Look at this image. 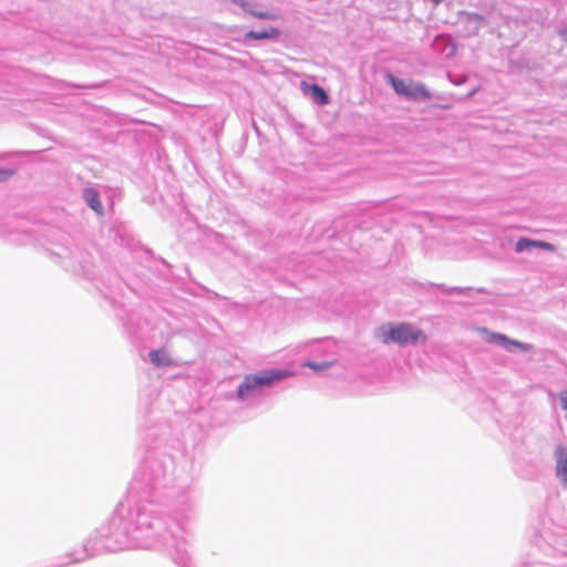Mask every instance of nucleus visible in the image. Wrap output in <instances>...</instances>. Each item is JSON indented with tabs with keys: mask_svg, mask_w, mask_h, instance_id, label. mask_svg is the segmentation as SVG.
I'll return each mask as SVG.
<instances>
[{
	"mask_svg": "<svg viewBox=\"0 0 567 567\" xmlns=\"http://www.w3.org/2000/svg\"><path fill=\"white\" fill-rule=\"evenodd\" d=\"M375 336L384 344L398 343L405 346L425 340L423 331L410 323L383 324L378 329Z\"/></svg>",
	"mask_w": 567,
	"mask_h": 567,
	"instance_id": "obj_1",
	"label": "nucleus"
},
{
	"mask_svg": "<svg viewBox=\"0 0 567 567\" xmlns=\"http://www.w3.org/2000/svg\"><path fill=\"white\" fill-rule=\"evenodd\" d=\"M292 375L288 370H266L256 374H248L245 377L241 384L237 389V396L245 399L252 392L264 386H269L276 381L284 380Z\"/></svg>",
	"mask_w": 567,
	"mask_h": 567,
	"instance_id": "obj_2",
	"label": "nucleus"
},
{
	"mask_svg": "<svg viewBox=\"0 0 567 567\" xmlns=\"http://www.w3.org/2000/svg\"><path fill=\"white\" fill-rule=\"evenodd\" d=\"M389 81L392 84L394 91L405 96L409 100H429L430 99V92L425 89L424 85L420 83H415L412 81H404L402 79H399L392 74L389 76Z\"/></svg>",
	"mask_w": 567,
	"mask_h": 567,
	"instance_id": "obj_3",
	"label": "nucleus"
},
{
	"mask_svg": "<svg viewBox=\"0 0 567 567\" xmlns=\"http://www.w3.org/2000/svg\"><path fill=\"white\" fill-rule=\"evenodd\" d=\"M488 341L499 343L508 351H512L513 348H518L523 351H528L532 349L530 344L523 343V342H519L516 340H512L504 334L495 333V332L489 333Z\"/></svg>",
	"mask_w": 567,
	"mask_h": 567,
	"instance_id": "obj_4",
	"label": "nucleus"
},
{
	"mask_svg": "<svg viewBox=\"0 0 567 567\" xmlns=\"http://www.w3.org/2000/svg\"><path fill=\"white\" fill-rule=\"evenodd\" d=\"M555 454L557 458V476L567 485V452L564 446H558Z\"/></svg>",
	"mask_w": 567,
	"mask_h": 567,
	"instance_id": "obj_5",
	"label": "nucleus"
},
{
	"mask_svg": "<svg viewBox=\"0 0 567 567\" xmlns=\"http://www.w3.org/2000/svg\"><path fill=\"white\" fill-rule=\"evenodd\" d=\"M534 247H538V248H542L545 250H550V251H553L555 249L554 245L546 243V241L520 238L516 243L515 250H516V252H522L524 250H527V249H530Z\"/></svg>",
	"mask_w": 567,
	"mask_h": 567,
	"instance_id": "obj_6",
	"label": "nucleus"
},
{
	"mask_svg": "<svg viewBox=\"0 0 567 567\" xmlns=\"http://www.w3.org/2000/svg\"><path fill=\"white\" fill-rule=\"evenodd\" d=\"M280 31L277 28L270 27L264 31H249L246 33V39L251 40H265V39H278Z\"/></svg>",
	"mask_w": 567,
	"mask_h": 567,
	"instance_id": "obj_7",
	"label": "nucleus"
},
{
	"mask_svg": "<svg viewBox=\"0 0 567 567\" xmlns=\"http://www.w3.org/2000/svg\"><path fill=\"white\" fill-rule=\"evenodd\" d=\"M84 198L94 212L102 214L103 207L99 198V193L94 188H86L84 190Z\"/></svg>",
	"mask_w": 567,
	"mask_h": 567,
	"instance_id": "obj_8",
	"label": "nucleus"
},
{
	"mask_svg": "<svg viewBox=\"0 0 567 567\" xmlns=\"http://www.w3.org/2000/svg\"><path fill=\"white\" fill-rule=\"evenodd\" d=\"M310 91L311 96L316 102H318L321 105L328 104L329 96L322 87L313 84L310 86Z\"/></svg>",
	"mask_w": 567,
	"mask_h": 567,
	"instance_id": "obj_9",
	"label": "nucleus"
},
{
	"mask_svg": "<svg viewBox=\"0 0 567 567\" xmlns=\"http://www.w3.org/2000/svg\"><path fill=\"white\" fill-rule=\"evenodd\" d=\"M151 361L159 367V365H169L172 363L171 359L165 354V352L159 350H153L150 352Z\"/></svg>",
	"mask_w": 567,
	"mask_h": 567,
	"instance_id": "obj_10",
	"label": "nucleus"
},
{
	"mask_svg": "<svg viewBox=\"0 0 567 567\" xmlns=\"http://www.w3.org/2000/svg\"><path fill=\"white\" fill-rule=\"evenodd\" d=\"M334 363H336L334 361H324L321 363H317L313 361H307V362H305L303 365L310 368L313 371H322V370H327V369L331 368L332 365H334Z\"/></svg>",
	"mask_w": 567,
	"mask_h": 567,
	"instance_id": "obj_11",
	"label": "nucleus"
},
{
	"mask_svg": "<svg viewBox=\"0 0 567 567\" xmlns=\"http://www.w3.org/2000/svg\"><path fill=\"white\" fill-rule=\"evenodd\" d=\"M254 17L258 19H275V14L268 13V12H250Z\"/></svg>",
	"mask_w": 567,
	"mask_h": 567,
	"instance_id": "obj_12",
	"label": "nucleus"
},
{
	"mask_svg": "<svg viewBox=\"0 0 567 567\" xmlns=\"http://www.w3.org/2000/svg\"><path fill=\"white\" fill-rule=\"evenodd\" d=\"M12 174H13L12 171L0 169V182L7 181Z\"/></svg>",
	"mask_w": 567,
	"mask_h": 567,
	"instance_id": "obj_13",
	"label": "nucleus"
},
{
	"mask_svg": "<svg viewBox=\"0 0 567 567\" xmlns=\"http://www.w3.org/2000/svg\"><path fill=\"white\" fill-rule=\"evenodd\" d=\"M434 4L441 3L443 0H431Z\"/></svg>",
	"mask_w": 567,
	"mask_h": 567,
	"instance_id": "obj_14",
	"label": "nucleus"
}]
</instances>
